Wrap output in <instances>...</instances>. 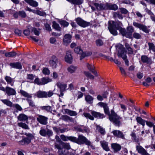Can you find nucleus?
Wrapping results in <instances>:
<instances>
[{"label":"nucleus","instance_id":"64","mask_svg":"<svg viewBox=\"0 0 155 155\" xmlns=\"http://www.w3.org/2000/svg\"><path fill=\"white\" fill-rule=\"evenodd\" d=\"M147 125L150 127H153L154 126H155L150 121H148L147 120H146V122Z\"/></svg>","mask_w":155,"mask_h":155},{"label":"nucleus","instance_id":"21","mask_svg":"<svg viewBox=\"0 0 155 155\" xmlns=\"http://www.w3.org/2000/svg\"><path fill=\"white\" fill-rule=\"evenodd\" d=\"M127 38H130L131 37L132 34L134 31V29L132 26H130L127 28Z\"/></svg>","mask_w":155,"mask_h":155},{"label":"nucleus","instance_id":"54","mask_svg":"<svg viewBox=\"0 0 155 155\" xmlns=\"http://www.w3.org/2000/svg\"><path fill=\"white\" fill-rule=\"evenodd\" d=\"M13 107H15L18 110L21 111L22 109L21 106L18 104H13Z\"/></svg>","mask_w":155,"mask_h":155},{"label":"nucleus","instance_id":"40","mask_svg":"<svg viewBox=\"0 0 155 155\" xmlns=\"http://www.w3.org/2000/svg\"><path fill=\"white\" fill-rule=\"evenodd\" d=\"M85 100L88 103L90 104L92 103L93 98L90 95H87L85 96Z\"/></svg>","mask_w":155,"mask_h":155},{"label":"nucleus","instance_id":"24","mask_svg":"<svg viewBox=\"0 0 155 155\" xmlns=\"http://www.w3.org/2000/svg\"><path fill=\"white\" fill-rule=\"evenodd\" d=\"M111 146L114 152H117L120 151L121 149V146L116 143H112L111 144Z\"/></svg>","mask_w":155,"mask_h":155},{"label":"nucleus","instance_id":"58","mask_svg":"<svg viewBox=\"0 0 155 155\" xmlns=\"http://www.w3.org/2000/svg\"><path fill=\"white\" fill-rule=\"evenodd\" d=\"M32 32H33L34 34L37 36H38L39 35V32L35 28H31Z\"/></svg>","mask_w":155,"mask_h":155},{"label":"nucleus","instance_id":"37","mask_svg":"<svg viewBox=\"0 0 155 155\" xmlns=\"http://www.w3.org/2000/svg\"><path fill=\"white\" fill-rule=\"evenodd\" d=\"M20 127H21L25 129L28 130L29 129V127L26 124L22 122L18 123L17 124Z\"/></svg>","mask_w":155,"mask_h":155},{"label":"nucleus","instance_id":"38","mask_svg":"<svg viewBox=\"0 0 155 155\" xmlns=\"http://www.w3.org/2000/svg\"><path fill=\"white\" fill-rule=\"evenodd\" d=\"M2 102L5 104L10 107H12L13 105L12 103L10 101L7 100H2Z\"/></svg>","mask_w":155,"mask_h":155},{"label":"nucleus","instance_id":"34","mask_svg":"<svg viewBox=\"0 0 155 155\" xmlns=\"http://www.w3.org/2000/svg\"><path fill=\"white\" fill-rule=\"evenodd\" d=\"M65 111L66 113L71 116H76L77 114V113L76 111L71 110L68 109H65Z\"/></svg>","mask_w":155,"mask_h":155},{"label":"nucleus","instance_id":"30","mask_svg":"<svg viewBox=\"0 0 155 155\" xmlns=\"http://www.w3.org/2000/svg\"><path fill=\"white\" fill-rule=\"evenodd\" d=\"M77 69L76 66L71 65L67 68V71L70 74L74 73Z\"/></svg>","mask_w":155,"mask_h":155},{"label":"nucleus","instance_id":"60","mask_svg":"<svg viewBox=\"0 0 155 155\" xmlns=\"http://www.w3.org/2000/svg\"><path fill=\"white\" fill-rule=\"evenodd\" d=\"M113 16L115 18L118 17L119 19H122L123 18L122 15L117 12H114L113 14Z\"/></svg>","mask_w":155,"mask_h":155},{"label":"nucleus","instance_id":"62","mask_svg":"<svg viewBox=\"0 0 155 155\" xmlns=\"http://www.w3.org/2000/svg\"><path fill=\"white\" fill-rule=\"evenodd\" d=\"M119 9L122 14H126L128 12V11L125 8H119Z\"/></svg>","mask_w":155,"mask_h":155},{"label":"nucleus","instance_id":"46","mask_svg":"<svg viewBox=\"0 0 155 155\" xmlns=\"http://www.w3.org/2000/svg\"><path fill=\"white\" fill-rule=\"evenodd\" d=\"M148 45L149 47V50L155 52V46L154 44L152 43L149 42L148 43Z\"/></svg>","mask_w":155,"mask_h":155},{"label":"nucleus","instance_id":"17","mask_svg":"<svg viewBox=\"0 0 155 155\" xmlns=\"http://www.w3.org/2000/svg\"><path fill=\"white\" fill-rule=\"evenodd\" d=\"M139 153L142 155H150L146 150L140 146H137L136 147Z\"/></svg>","mask_w":155,"mask_h":155},{"label":"nucleus","instance_id":"8","mask_svg":"<svg viewBox=\"0 0 155 155\" xmlns=\"http://www.w3.org/2000/svg\"><path fill=\"white\" fill-rule=\"evenodd\" d=\"M37 120L40 124L43 125H45L48 123V117L43 115H38Z\"/></svg>","mask_w":155,"mask_h":155},{"label":"nucleus","instance_id":"13","mask_svg":"<svg viewBox=\"0 0 155 155\" xmlns=\"http://www.w3.org/2000/svg\"><path fill=\"white\" fill-rule=\"evenodd\" d=\"M6 93L8 96L15 95L16 94V91L14 89L8 86H6Z\"/></svg>","mask_w":155,"mask_h":155},{"label":"nucleus","instance_id":"23","mask_svg":"<svg viewBox=\"0 0 155 155\" xmlns=\"http://www.w3.org/2000/svg\"><path fill=\"white\" fill-rule=\"evenodd\" d=\"M91 113L92 115L96 118H98L100 119H102L105 117V116L104 114H101L99 112L92 111L91 112Z\"/></svg>","mask_w":155,"mask_h":155},{"label":"nucleus","instance_id":"25","mask_svg":"<svg viewBox=\"0 0 155 155\" xmlns=\"http://www.w3.org/2000/svg\"><path fill=\"white\" fill-rule=\"evenodd\" d=\"M25 1L30 5L33 7H36L38 5L37 2L34 0H24Z\"/></svg>","mask_w":155,"mask_h":155},{"label":"nucleus","instance_id":"61","mask_svg":"<svg viewBox=\"0 0 155 155\" xmlns=\"http://www.w3.org/2000/svg\"><path fill=\"white\" fill-rule=\"evenodd\" d=\"M34 83L38 85H41V79H40L38 78H36L34 81Z\"/></svg>","mask_w":155,"mask_h":155},{"label":"nucleus","instance_id":"1","mask_svg":"<svg viewBox=\"0 0 155 155\" xmlns=\"http://www.w3.org/2000/svg\"><path fill=\"white\" fill-rule=\"evenodd\" d=\"M104 109L105 113L108 115L110 120L113 122L115 125L119 126L121 124L120 121L121 117L118 116L113 110H111L110 114L109 108L107 105L104 107Z\"/></svg>","mask_w":155,"mask_h":155},{"label":"nucleus","instance_id":"36","mask_svg":"<svg viewBox=\"0 0 155 155\" xmlns=\"http://www.w3.org/2000/svg\"><path fill=\"white\" fill-rule=\"evenodd\" d=\"M51 81L52 80L51 79L48 77L43 78H41V85H44Z\"/></svg>","mask_w":155,"mask_h":155},{"label":"nucleus","instance_id":"45","mask_svg":"<svg viewBox=\"0 0 155 155\" xmlns=\"http://www.w3.org/2000/svg\"><path fill=\"white\" fill-rule=\"evenodd\" d=\"M119 30L123 36L127 38V31L124 28L121 27Z\"/></svg>","mask_w":155,"mask_h":155},{"label":"nucleus","instance_id":"11","mask_svg":"<svg viewBox=\"0 0 155 155\" xmlns=\"http://www.w3.org/2000/svg\"><path fill=\"white\" fill-rule=\"evenodd\" d=\"M76 21L78 24L83 27H85L90 25V23L84 21L80 18H78L76 19Z\"/></svg>","mask_w":155,"mask_h":155},{"label":"nucleus","instance_id":"28","mask_svg":"<svg viewBox=\"0 0 155 155\" xmlns=\"http://www.w3.org/2000/svg\"><path fill=\"white\" fill-rule=\"evenodd\" d=\"M136 120L138 123L142 125L143 127H144L146 120L143 119L140 117H137L136 118Z\"/></svg>","mask_w":155,"mask_h":155},{"label":"nucleus","instance_id":"48","mask_svg":"<svg viewBox=\"0 0 155 155\" xmlns=\"http://www.w3.org/2000/svg\"><path fill=\"white\" fill-rule=\"evenodd\" d=\"M70 137H66L65 136H64V135L62 134L60 136V137L61 139L64 141H68V140H70Z\"/></svg>","mask_w":155,"mask_h":155},{"label":"nucleus","instance_id":"42","mask_svg":"<svg viewBox=\"0 0 155 155\" xmlns=\"http://www.w3.org/2000/svg\"><path fill=\"white\" fill-rule=\"evenodd\" d=\"M16 55V53L14 51L6 53H5V56L7 57H14Z\"/></svg>","mask_w":155,"mask_h":155},{"label":"nucleus","instance_id":"5","mask_svg":"<svg viewBox=\"0 0 155 155\" xmlns=\"http://www.w3.org/2000/svg\"><path fill=\"white\" fill-rule=\"evenodd\" d=\"M24 134L27 137L23 138L19 142L22 145H28L30 143L31 140L34 138V136L31 133H25Z\"/></svg>","mask_w":155,"mask_h":155},{"label":"nucleus","instance_id":"12","mask_svg":"<svg viewBox=\"0 0 155 155\" xmlns=\"http://www.w3.org/2000/svg\"><path fill=\"white\" fill-rule=\"evenodd\" d=\"M65 61L67 63L71 64L72 61V57L71 55V51H68L66 52V55L65 57Z\"/></svg>","mask_w":155,"mask_h":155},{"label":"nucleus","instance_id":"18","mask_svg":"<svg viewBox=\"0 0 155 155\" xmlns=\"http://www.w3.org/2000/svg\"><path fill=\"white\" fill-rule=\"evenodd\" d=\"M9 65L13 68H16L19 69H21L22 68V66L21 64L19 62L11 63L9 64Z\"/></svg>","mask_w":155,"mask_h":155},{"label":"nucleus","instance_id":"19","mask_svg":"<svg viewBox=\"0 0 155 155\" xmlns=\"http://www.w3.org/2000/svg\"><path fill=\"white\" fill-rule=\"evenodd\" d=\"M18 119L21 121H25L28 120V117L23 114H21L17 117Z\"/></svg>","mask_w":155,"mask_h":155},{"label":"nucleus","instance_id":"55","mask_svg":"<svg viewBox=\"0 0 155 155\" xmlns=\"http://www.w3.org/2000/svg\"><path fill=\"white\" fill-rule=\"evenodd\" d=\"M42 72L45 75H49L50 73V71L47 68H45L43 69Z\"/></svg>","mask_w":155,"mask_h":155},{"label":"nucleus","instance_id":"52","mask_svg":"<svg viewBox=\"0 0 155 155\" xmlns=\"http://www.w3.org/2000/svg\"><path fill=\"white\" fill-rule=\"evenodd\" d=\"M60 24L64 27H67L69 25V23L65 21H61L60 22Z\"/></svg>","mask_w":155,"mask_h":155},{"label":"nucleus","instance_id":"59","mask_svg":"<svg viewBox=\"0 0 155 155\" xmlns=\"http://www.w3.org/2000/svg\"><path fill=\"white\" fill-rule=\"evenodd\" d=\"M133 37L136 39H139L141 38V35L139 33L137 32H134L133 35Z\"/></svg>","mask_w":155,"mask_h":155},{"label":"nucleus","instance_id":"6","mask_svg":"<svg viewBox=\"0 0 155 155\" xmlns=\"http://www.w3.org/2000/svg\"><path fill=\"white\" fill-rule=\"evenodd\" d=\"M20 92L22 95L27 98V100L30 106L34 107H35V105L33 101L29 99V98H31L32 97V94H29L22 90H20Z\"/></svg>","mask_w":155,"mask_h":155},{"label":"nucleus","instance_id":"49","mask_svg":"<svg viewBox=\"0 0 155 155\" xmlns=\"http://www.w3.org/2000/svg\"><path fill=\"white\" fill-rule=\"evenodd\" d=\"M84 116L87 118H88L90 119L93 120H94V117L93 116L91 115L90 114L85 113L83 114Z\"/></svg>","mask_w":155,"mask_h":155},{"label":"nucleus","instance_id":"53","mask_svg":"<svg viewBox=\"0 0 155 155\" xmlns=\"http://www.w3.org/2000/svg\"><path fill=\"white\" fill-rule=\"evenodd\" d=\"M58 153H61L63 155H66L67 154L68 151L66 149L62 148L61 150H58Z\"/></svg>","mask_w":155,"mask_h":155},{"label":"nucleus","instance_id":"31","mask_svg":"<svg viewBox=\"0 0 155 155\" xmlns=\"http://www.w3.org/2000/svg\"><path fill=\"white\" fill-rule=\"evenodd\" d=\"M107 10H116L118 8V6L115 4L110 5L107 3Z\"/></svg>","mask_w":155,"mask_h":155},{"label":"nucleus","instance_id":"32","mask_svg":"<svg viewBox=\"0 0 155 155\" xmlns=\"http://www.w3.org/2000/svg\"><path fill=\"white\" fill-rule=\"evenodd\" d=\"M101 145L103 149L106 151L109 150V148L108 146V143L104 141H100Z\"/></svg>","mask_w":155,"mask_h":155},{"label":"nucleus","instance_id":"10","mask_svg":"<svg viewBox=\"0 0 155 155\" xmlns=\"http://www.w3.org/2000/svg\"><path fill=\"white\" fill-rule=\"evenodd\" d=\"M72 36L69 34H65L64 36L63 41V44L65 46H67L71 41Z\"/></svg>","mask_w":155,"mask_h":155},{"label":"nucleus","instance_id":"4","mask_svg":"<svg viewBox=\"0 0 155 155\" xmlns=\"http://www.w3.org/2000/svg\"><path fill=\"white\" fill-rule=\"evenodd\" d=\"M53 94V93L51 91L46 92L39 91L35 94L34 95L35 97H37L38 98H47L51 97Z\"/></svg>","mask_w":155,"mask_h":155},{"label":"nucleus","instance_id":"41","mask_svg":"<svg viewBox=\"0 0 155 155\" xmlns=\"http://www.w3.org/2000/svg\"><path fill=\"white\" fill-rule=\"evenodd\" d=\"M52 27L58 31H61V28L60 27L59 25L55 21L53 22Z\"/></svg>","mask_w":155,"mask_h":155},{"label":"nucleus","instance_id":"63","mask_svg":"<svg viewBox=\"0 0 155 155\" xmlns=\"http://www.w3.org/2000/svg\"><path fill=\"white\" fill-rule=\"evenodd\" d=\"M19 16L22 18H25L26 15L25 12L24 11H21L18 12Z\"/></svg>","mask_w":155,"mask_h":155},{"label":"nucleus","instance_id":"47","mask_svg":"<svg viewBox=\"0 0 155 155\" xmlns=\"http://www.w3.org/2000/svg\"><path fill=\"white\" fill-rule=\"evenodd\" d=\"M83 2V0H72L71 4L79 5L82 4Z\"/></svg>","mask_w":155,"mask_h":155},{"label":"nucleus","instance_id":"29","mask_svg":"<svg viewBox=\"0 0 155 155\" xmlns=\"http://www.w3.org/2000/svg\"><path fill=\"white\" fill-rule=\"evenodd\" d=\"M75 129L78 131L82 132H87L88 131V129L86 127H80L78 126L74 127Z\"/></svg>","mask_w":155,"mask_h":155},{"label":"nucleus","instance_id":"50","mask_svg":"<svg viewBox=\"0 0 155 155\" xmlns=\"http://www.w3.org/2000/svg\"><path fill=\"white\" fill-rule=\"evenodd\" d=\"M84 73L87 77H89V78L92 79H94V77L90 72L85 71L84 72Z\"/></svg>","mask_w":155,"mask_h":155},{"label":"nucleus","instance_id":"20","mask_svg":"<svg viewBox=\"0 0 155 155\" xmlns=\"http://www.w3.org/2000/svg\"><path fill=\"white\" fill-rule=\"evenodd\" d=\"M5 79L8 84H10L12 86L14 85V80L13 78L10 76H6Z\"/></svg>","mask_w":155,"mask_h":155},{"label":"nucleus","instance_id":"57","mask_svg":"<svg viewBox=\"0 0 155 155\" xmlns=\"http://www.w3.org/2000/svg\"><path fill=\"white\" fill-rule=\"evenodd\" d=\"M39 133L41 135L45 137L47 135V132L46 130L44 129H41L39 131Z\"/></svg>","mask_w":155,"mask_h":155},{"label":"nucleus","instance_id":"33","mask_svg":"<svg viewBox=\"0 0 155 155\" xmlns=\"http://www.w3.org/2000/svg\"><path fill=\"white\" fill-rule=\"evenodd\" d=\"M92 54V52L91 51H87L85 52H82V53L80 57V60H82L85 57L91 55Z\"/></svg>","mask_w":155,"mask_h":155},{"label":"nucleus","instance_id":"3","mask_svg":"<svg viewBox=\"0 0 155 155\" xmlns=\"http://www.w3.org/2000/svg\"><path fill=\"white\" fill-rule=\"evenodd\" d=\"M70 140L72 142L76 143L79 144L85 143L87 145H91V142L83 136L79 135L78 138H77L75 137H70Z\"/></svg>","mask_w":155,"mask_h":155},{"label":"nucleus","instance_id":"26","mask_svg":"<svg viewBox=\"0 0 155 155\" xmlns=\"http://www.w3.org/2000/svg\"><path fill=\"white\" fill-rule=\"evenodd\" d=\"M60 119L63 120L65 121H67L68 120L71 122L74 123V119L69 116L67 115H62L60 118Z\"/></svg>","mask_w":155,"mask_h":155},{"label":"nucleus","instance_id":"15","mask_svg":"<svg viewBox=\"0 0 155 155\" xmlns=\"http://www.w3.org/2000/svg\"><path fill=\"white\" fill-rule=\"evenodd\" d=\"M112 133L115 137L121 138L123 139H125V137L123 133L120 130H114L112 132Z\"/></svg>","mask_w":155,"mask_h":155},{"label":"nucleus","instance_id":"44","mask_svg":"<svg viewBox=\"0 0 155 155\" xmlns=\"http://www.w3.org/2000/svg\"><path fill=\"white\" fill-rule=\"evenodd\" d=\"M97 129L101 134L104 135L105 134V130L101 126L98 125L97 126Z\"/></svg>","mask_w":155,"mask_h":155},{"label":"nucleus","instance_id":"16","mask_svg":"<svg viewBox=\"0 0 155 155\" xmlns=\"http://www.w3.org/2000/svg\"><path fill=\"white\" fill-rule=\"evenodd\" d=\"M141 60L143 63H146L147 64H150L152 63L151 58H148L146 55H142L141 57Z\"/></svg>","mask_w":155,"mask_h":155},{"label":"nucleus","instance_id":"9","mask_svg":"<svg viewBox=\"0 0 155 155\" xmlns=\"http://www.w3.org/2000/svg\"><path fill=\"white\" fill-rule=\"evenodd\" d=\"M58 62V58L55 56H52L51 59L49 61L50 65L53 68H56L57 66V63Z\"/></svg>","mask_w":155,"mask_h":155},{"label":"nucleus","instance_id":"35","mask_svg":"<svg viewBox=\"0 0 155 155\" xmlns=\"http://www.w3.org/2000/svg\"><path fill=\"white\" fill-rule=\"evenodd\" d=\"M61 145L62 146V148L65 149L67 150H68L71 149L70 145L68 143L61 142Z\"/></svg>","mask_w":155,"mask_h":155},{"label":"nucleus","instance_id":"27","mask_svg":"<svg viewBox=\"0 0 155 155\" xmlns=\"http://www.w3.org/2000/svg\"><path fill=\"white\" fill-rule=\"evenodd\" d=\"M57 86L60 88L61 91H63L66 90L67 87V84H63L60 82H58L57 83Z\"/></svg>","mask_w":155,"mask_h":155},{"label":"nucleus","instance_id":"14","mask_svg":"<svg viewBox=\"0 0 155 155\" xmlns=\"http://www.w3.org/2000/svg\"><path fill=\"white\" fill-rule=\"evenodd\" d=\"M94 5L96 7V8L98 10H107V3L104 4L102 3L99 4L97 3H94Z\"/></svg>","mask_w":155,"mask_h":155},{"label":"nucleus","instance_id":"2","mask_svg":"<svg viewBox=\"0 0 155 155\" xmlns=\"http://www.w3.org/2000/svg\"><path fill=\"white\" fill-rule=\"evenodd\" d=\"M122 25V23L120 22L109 21L108 28L111 34L114 35H116L117 32L116 29L119 30L121 27Z\"/></svg>","mask_w":155,"mask_h":155},{"label":"nucleus","instance_id":"39","mask_svg":"<svg viewBox=\"0 0 155 155\" xmlns=\"http://www.w3.org/2000/svg\"><path fill=\"white\" fill-rule=\"evenodd\" d=\"M40 107L41 109L45 110L48 112H51L52 111V107L50 106H43L41 107Z\"/></svg>","mask_w":155,"mask_h":155},{"label":"nucleus","instance_id":"7","mask_svg":"<svg viewBox=\"0 0 155 155\" xmlns=\"http://www.w3.org/2000/svg\"><path fill=\"white\" fill-rule=\"evenodd\" d=\"M133 25L135 27L139 28L140 30H142L146 33H148L149 32V30L148 29L147 27L143 24L134 22L133 23Z\"/></svg>","mask_w":155,"mask_h":155},{"label":"nucleus","instance_id":"22","mask_svg":"<svg viewBox=\"0 0 155 155\" xmlns=\"http://www.w3.org/2000/svg\"><path fill=\"white\" fill-rule=\"evenodd\" d=\"M126 54V51L124 49H123L121 51H119L118 56L119 57H121L123 59H125L127 58Z\"/></svg>","mask_w":155,"mask_h":155},{"label":"nucleus","instance_id":"43","mask_svg":"<svg viewBox=\"0 0 155 155\" xmlns=\"http://www.w3.org/2000/svg\"><path fill=\"white\" fill-rule=\"evenodd\" d=\"M74 51L75 53L81 55L83 51L81 48L80 46H78L75 48L74 49Z\"/></svg>","mask_w":155,"mask_h":155},{"label":"nucleus","instance_id":"51","mask_svg":"<svg viewBox=\"0 0 155 155\" xmlns=\"http://www.w3.org/2000/svg\"><path fill=\"white\" fill-rule=\"evenodd\" d=\"M94 65H92L91 66V68H88V70L93 73L95 76H97L98 74H97V72L94 70Z\"/></svg>","mask_w":155,"mask_h":155},{"label":"nucleus","instance_id":"56","mask_svg":"<svg viewBox=\"0 0 155 155\" xmlns=\"http://www.w3.org/2000/svg\"><path fill=\"white\" fill-rule=\"evenodd\" d=\"M103 42L102 40L99 39L96 41V44L97 46H100L103 45Z\"/></svg>","mask_w":155,"mask_h":155}]
</instances>
